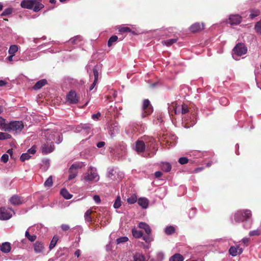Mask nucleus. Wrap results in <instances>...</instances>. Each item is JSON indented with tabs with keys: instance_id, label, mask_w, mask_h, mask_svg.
<instances>
[{
	"instance_id": "nucleus-1",
	"label": "nucleus",
	"mask_w": 261,
	"mask_h": 261,
	"mask_svg": "<svg viewBox=\"0 0 261 261\" xmlns=\"http://www.w3.org/2000/svg\"><path fill=\"white\" fill-rule=\"evenodd\" d=\"M41 1V0H23L20 3V6L23 8L38 12L44 7Z\"/></svg>"
},
{
	"instance_id": "nucleus-2",
	"label": "nucleus",
	"mask_w": 261,
	"mask_h": 261,
	"mask_svg": "<svg viewBox=\"0 0 261 261\" xmlns=\"http://www.w3.org/2000/svg\"><path fill=\"white\" fill-rule=\"evenodd\" d=\"M24 127V125L21 121H12L7 123L4 128L5 131L15 132L16 133H20Z\"/></svg>"
},
{
	"instance_id": "nucleus-3",
	"label": "nucleus",
	"mask_w": 261,
	"mask_h": 261,
	"mask_svg": "<svg viewBox=\"0 0 261 261\" xmlns=\"http://www.w3.org/2000/svg\"><path fill=\"white\" fill-rule=\"evenodd\" d=\"M45 135L47 140H54L57 144L60 143L63 140L62 135L55 130H47L45 132Z\"/></svg>"
},
{
	"instance_id": "nucleus-4",
	"label": "nucleus",
	"mask_w": 261,
	"mask_h": 261,
	"mask_svg": "<svg viewBox=\"0 0 261 261\" xmlns=\"http://www.w3.org/2000/svg\"><path fill=\"white\" fill-rule=\"evenodd\" d=\"M247 48L242 43H238L232 49V54L237 56H241L247 53Z\"/></svg>"
},
{
	"instance_id": "nucleus-5",
	"label": "nucleus",
	"mask_w": 261,
	"mask_h": 261,
	"mask_svg": "<svg viewBox=\"0 0 261 261\" xmlns=\"http://www.w3.org/2000/svg\"><path fill=\"white\" fill-rule=\"evenodd\" d=\"M173 109L175 114H185L189 112V108L187 105L184 103L181 107H176L174 105L170 106L168 108L169 111H170L172 109Z\"/></svg>"
},
{
	"instance_id": "nucleus-6",
	"label": "nucleus",
	"mask_w": 261,
	"mask_h": 261,
	"mask_svg": "<svg viewBox=\"0 0 261 261\" xmlns=\"http://www.w3.org/2000/svg\"><path fill=\"white\" fill-rule=\"evenodd\" d=\"M142 110L143 111V117H146L150 115L153 112V108L148 99H144L143 102Z\"/></svg>"
},
{
	"instance_id": "nucleus-7",
	"label": "nucleus",
	"mask_w": 261,
	"mask_h": 261,
	"mask_svg": "<svg viewBox=\"0 0 261 261\" xmlns=\"http://www.w3.org/2000/svg\"><path fill=\"white\" fill-rule=\"evenodd\" d=\"M82 168V165L80 164H72L70 168L69 169V176L68 180H70L74 178L78 173V170Z\"/></svg>"
},
{
	"instance_id": "nucleus-8",
	"label": "nucleus",
	"mask_w": 261,
	"mask_h": 261,
	"mask_svg": "<svg viewBox=\"0 0 261 261\" xmlns=\"http://www.w3.org/2000/svg\"><path fill=\"white\" fill-rule=\"evenodd\" d=\"M14 213L12 209L10 208L1 207L0 208V220H8L12 216Z\"/></svg>"
},
{
	"instance_id": "nucleus-9",
	"label": "nucleus",
	"mask_w": 261,
	"mask_h": 261,
	"mask_svg": "<svg viewBox=\"0 0 261 261\" xmlns=\"http://www.w3.org/2000/svg\"><path fill=\"white\" fill-rule=\"evenodd\" d=\"M85 179L87 181H97L99 179L97 173L96 172V170L93 168L91 167L88 171L87 175L85 176Z\"/></svg>"
},
{
	"instance_id": "nucleus-10",
	"label": "nucleus",
	"mask_w": 261,
	"mask_h": 261,
	"mask_svg": "<svg viewBox=\"0 0 261 261\" xmlns=\"http://www.w3.org/2000/svg\"><path fill=\"white\" fill-rule=\"evenodd\" d=\"M205 28L203 22H196L189 27V31L192 33H199L203 31Z\"/></svg>"
},
{
	"instance_id": "nucleus-11",
	"label": "nucleus",
	"mask_w": 261,
	"mask_h": 261,
	"mask_svg": "<svg viewBox=\"0 0 261 261\" xmlns=\"http://www.w3.org/2000/svg\"><path fill=\"white\" fill-rule=\"evenodd\" d=\"M67 100L71 104H76L79 101L80 97L75 91L71 90L66 96Z\"/></svg>"
},
{
	"instance_id": "nucleus-12",
	"label": "nucleus",
	"mask_w": 261,
	"mask_h": 261,
	"mask_svg": "<svg viewBox=\"0 0 261 261\" xmlns=\"http://www.w3.org/2000/svg\"><path fill=\"white\" fill-rule=\"evenodd\" d=\"M109 149L112 153L115 154L118 156L123 155L126 151V148L124 145H119L116 146L115 148L110 147Z\"/></svg>"
},
{
	"instance_id": "nucleus-13",
	"label": "nucleus",
	"mask_w": 261,
	"mask_h": 261,
	"mask_svg": "<svg viewBox=\"0 0 261 261\" xmlns=\"http://www.w3.org/2000/svg\"><path fill=\"white\" fill-rule=\"evenodd\" d=\"M41 149L42 152L44 154L50 153L54 149V143L52 142L50 143L46 142L42 145Z\"/></svg>"
},
{
	"instance_id": "nucleus-14",
	"label": "nucleus",
	"mask_w": 261,
	"mask_h": 261,
	"mask_svg": "<svg viewBox=\"0 0 261 261\" xmlns=\"http://www.w3.org/2000/svg\"><path fill=\"white\" fill-rule=\"evenodd\" d=\"M10 202L13 205H18L24 202V199L17 195H13L9 199Z\"/></svg>"
},
{
	"instance_id": "nucleus-15",
	"label": "nucleus",
	"mask_w": 261,
	"mask_h": 261,
	"mask_svg": "<svg viewBox=\"0 0 261 261\" xmlns=\"http://www.w3.org/2000/svg\"><path fill=\"white\" fill-rule=\"evenodd\" d=\"M242 19V17L238 14L231 15L229 18V23L232 25H237L241 23Z\"/></svg>"
},
{
	"instance_id": "nucleus-16",
	"label": "nucleus",
	"mask_w": 261,
	"mask_h": 261,
	"mask_svg": "<svg viewBox=\"0 0 261 261\" xmlns=\"http://www.w3.org/2000/svg\"><path fill=\"white\" fill-rule=\"evenodd\" d=\"M243 252V249L240 248L239 246L236 247L231 246L229 250V252L230 255L233 256H235L238 254H241Z\"/></svg>"
},
{
	"instance_id": "nucleus-17",
	"label": "nucleus",
	"mask_w": 261,
	"mask_h": 261,
	"mask_svg": "<svg viewBox=\"0 0 261 261\" xmlns=\"http://www.w3.org/2000/svg\"><path fill=\"white\" fill-rule=\"evenodd\" d=\"M33 246L35 252L37 253L42 252L44 249L43 243L40 241L36 242L33 244Z\"/></svg>"
},
{
	"instance_id": "nucleus-18",
	"label": "nucleus",
	"mask_w": 261,
	"mask_h": 261,
	"mask_svg": "<svg viewBox=\"0 0 261 261\" xmlns=\"http://www.w3.org/2000/svg\"><path fill=\"white\" fill-rule=\"evenodd\" d=\"M145 149V145L143 141H137L136 142L135 150L138 153L143 152Z\"/></svg>"
},
{
	"instance_id": "nucleus-19",
	"label": "nucleus",
	"mask_w": 261,
	"mask_h": 261,
	"mask_svg": "<svg viewBox=\"0 0 261 261\" xmlns=\"http://www.w3.org/2000/svg\"><path fill=\"white\" fill-rule=\"evenodd\" d=\"M11 249V244L9 242L3 243L0 246V250L3 253H8L10 252Z\"/></svg>"
},
{
	"instance_id": "nucleus-20",
	"label": "nucleus",
	"mask_w": 261,
	"mask_h": 261,
	"mask_svg": "<svg viewBox=\"0 0 261 261\" xmlns=\"http://www.w3.org/2000/svg\"><path fill=\"white\" fill-rule=\"evenodd\" d=\"M47 83L45 79H42L38 81L33 87V89L35 90H38L41 89L43 86L46 85Z\"/></svg>"
},
{
	"instance_id": "nucleus-21",
	"label": "nucleus",
	"mask_w": 261,
	"mask_h": 261,
	"mask_svg": "<svg viewBox=\"0 0 261 261\" xmlns=\"http://www.w3.org/2000/svg\"><path fill=\"white\" fill-rule=\"evenodd\" d=\"M138 227L141 229H144L147 234H151V229L147 223L143 222H140Z\"/></svg>"
},
{
	"instance_id": "nucleus-22",
	"label": "nucleus",
	"mask_w": 261,
	"mask_h": 261,
	"mask_svg": "<svg viewBox=\"0 0 261 261\" xmlns=\"http://www.w3.org/2000/svg\"><path fill=\"white\" fill-rule=\"evenodd\" d=\"M234 218L235 221L237 222L243 221L244 220V219L243 211H239L236 212L234 214Z\"/></svg>"
},
{
	"instance_id": "nucleus-23",
	"label": "nucleus",
	"mask_w": 261,
	"mask_h": 261,
	"mask_svg": "<svg viewBox=\"0 0 261 261\" xmlns=\"http://www.w3.org/2000/svg\"><path fill=\"white\" fill-rule=\"evenodd\" d=\"M148 200L146 198H140L138 200V204L143 208H146L148 206Z\"/></svg>"
},
{
	"instance_id": "nucleus-24",
	"label": "nucleus",
	"mask_w": 261,
	"mask_h": 261,
	"mask_svg": "<svg viewBox=\"0 0 261 261\" xmlns=\"http://www.w3.org/2000/svg\"><path fill=\"white\" fill-rule=\"evenodd\" d=\"M184 257L179 253H176L169 258V261H183Z\"/></svg>"
},
{
	"instance_id": "nucleus-25",
	"label": "nucleus",
	"mask_w": 261,
	"mask_h": 261,
	"mask_svg": "<svg viewBox=\"0 0 261 261\" xmlns=\"http://www.w3.org/2000/svg\"><path fill=\"white\" fill-rule=\"evenodd\" d=\"M132 232L133 237L135 238L139 239L143 237V232L142 231L137 230L135 228L132 229Z\"/></svg>"
},
{
	"instance_id": "nucleus-26",
	"label": "nucleus",
	"mask_w": 261,
	"mask_h": 261,
	"mask_svg": "<svg viewBox=\"0 0 261 261\" xmlns=\"http://www.w3.org/2000/svg\"><path fill=\"white\" fill-rule=\"evenodd\" d=\"M60 194L66 199H70L72 196L65 189H62L60 191Z\"/></svg>"
},
{
	"instance_id": "nucleus-27",
	"label": "nucleus",
	"mask_w": 261,
	"mask_h": 261,
	"mask_svg": "<svg viewBox=\"0 0 261 261\" xmlns=\"http://www.w3.org/2000/svg\"><path fill=\"white\" fill-rule=\"evenodd\" d=\"M161 168L163 171L168 172L171 170V165L167 162L163 163L161 166Z\"/></svg>"
},
{
	"instance_id": "nucleus-28",
	"label": "nucleus",
	"mask_w": 261,
	"mask_h": 261,
	"mask_svg": "<svg viewBox=\"0 0 261 261\" xmlns=\"http://www.w3.org/2000/svg\"><path fill=\"white\" fill-rule=\"evenodd\" d=\"M93 212H94L92 211L91 209H89L86 212L84 217L86 221L91 222L92 221L91 215Z\"/></svg>"
},
{
	"instance_id": "nucleus-29",
	"label": "nucleus",
	"mask_w": 261,
	"mask_h": 261,
	"mask_svg": "<svg viewBox=\"0 0 261 261\" xmlns=\"http://www.w3.org/2000/svg\"><path fill=\"white\" fill-rule=\"evenodd\" d=\"M134 260L145 261V257L142 253H137L134 256Z\"/></svg>"
},
{
	"instance_id": "nucleus-30",
	"label": "nucleus",
	"mask_w": 261,
	"mask_h": 261,
	"mask_svg": "<svg viewBox=\"0 0 261 261\" xmlns=\"http://www.w3.org/2000/svg\"><path fill=\"white\" fill-rule=\"evenodd\" d=\"M18 46L16 45H12L10 46L8 53L10 55H15L16 53L18 51Z\"/></svg>"
},
{
	"instance_id": "nucleus-31",
	"label": "nucleus",
	"mask_w": 261,
	"mask_h": 261,
	"mask_svg": "<svg viewBox=\"0 0 261 261\" xmlns=\"http://www.w3.org/2000/svg\"><path fill=\"white\" fill-rule=\"evenodd\" d=\"M58 241V237L57 236H54L49 244V248L50 250L53 249L55 247Z\"/></svg>"
},
{
	"instance_id": "nucleus-32",
	"label": "nucleus",
	"mask_w": 261,
	"mask_h": 261,
	"mask_svg": "<svg viewBox=\"0 0 261 261\" xmlns=\"http://www.w3.org/2000/svg\"><path fill=\"white\" fill-rule=\"evenodd\" d=\"M250 12L249 16L251 19L255 18L260 14V11L258 9H252L250 10Z\"/></svg>"
},
{
	"instance_id": "nucleus-33",
	"label": "nucleus",
	"mask_w": 261,
	"mask_h": 261,
	"mask_svg": "<svg viewBox=\"0 0 261 261\" xmlns=\"http://www.w3.org/2000/svg\"><path fill=\"white\" fill-rule=\"evenodd\" d=\"M25 237L31 242H34L37 239L36 235H31L28 230L25 231Z\"/></svg>"
},
{
	"instance_id": "nucleus-34",
	"label": "nucleus",
	"mask_w": 261,
	"mask_h": 261,
	"mask_svg": "<svg viewBox=\"0 0 261 261\" xmlns=\"http://www.w3.org/2000/svg\"><path fill=\"white\" fill-rule=\"evenodd\" d=\"M137 200V197L136 194H133L130 197L127 198V201L128 203L132 204L136 202Z\"/></svg>"
},
{
	"instance_id": "nucleus-35",
	"label": "nucleus",
	"mask_w": 261,
	"mask_h": 261,
	"mask_svg": "<svg viewBox=\"0 0 261 261\" xmlns=\"http://www.w3.org/2000/svg\"><path fill=\"white\" fill-rule=\"evenodd\" d=\"M244 215V220H247L248 219H249L252 216V213L251 211L249 210H245L244 211H242Z\"/></svg>"
},
{
	"instance_id": "nucleus-36",
	"label": "nucleus",
	"mask_w": 261,
	"mask_h": 261,
	"mask_svg": "<svg viewBox=\"0 0 261 261\" xmlns=\"http://www.w3.org/2000/svg\"><path fill=\"white\" fill-rule=\"evenodd\" d=\"M118 40V37L116 35H113L112 36H111L110 39H109L108 40V45L109 47H110L111 46L113 43L117 41V40Z\"/></svg>"
},
{
	"instance_id": "nucleus-37",
	"label": "nucleus",
	"mask_w": 261,
	"mask_h": 261,
	"mask_svg": "<svg viewBox=\"0 0 261 261\" xmlns=\"http://www.w3.org/2000/svg\"><path fill=\"white\" fill-rule=\"evenodd\" d=\"M121 205V200L120 196H117L115 202L114 203L113 206L115 208H118Z\"/></svg>"
},
{
	"instance_id": "nucleus-38",
	"label": "nucleus",
	"mask_w": 261,
	"mask_h": 261,
	"mask_svg": "<svg viewBox=\"0 0 261 261\" xmlns=\"http://www.w3.org/2000/svg\"><path fill=\"white\" fill-rule=\"evenodd\" d=\"M11 137V135L8 133L0 132V140L9 139Z\"/></svg>"
},
{
	"instance_id": "nucleus-39",
	"label": "nucleus",
	"mask_w": 261,
	"mask_h": 261,
	"mask_svg": "<svg viewBox=\"0 0 261 261\" xmlns=\"http://www.w3.org/2000/svg\"><path fill=\"white\" fill-rule=\"evenodd\" d=\"M13 12L12 8H8L6 9L0 15L1 16H6L10 15Z\"/></svg>"
},
{
	"instance_id": "nucleus-40",
	"label": "nucleus",
	"mask_w": 261,
	"mask_h": 261,
	"mask_svg": "<svg viewBox=\"0 0 261 261\" xmlns=\"http://www.w3.org/2000/svg\"><path fill=\"white\" fill-rule=\"evenodd\" d=\"M177 40V39L173 38V39H170L165 40L163 42H164V44H165L166 45L170 46L172 44L176 42Z\"/></svg>"
},
{
	"instance_id": "nucleus-41",
	"label": "nucleus",
	"mask_w": 261,
	"mask_h": 261,
	"mask_svg": "<svg viewBox=\"0 0 261 261\" xmlns=\"http://www.w3.org/2000/svg\"><path fill=\"white\" fill-rule=\"evenodd\" d=\"M165 231L167 234H171L174 232L175 228L172 226H168L166 228Z\"/></svg>"
},
{
	"instance_id": "nucleus-42",
	"label": "nucleus",
	"mask_w": 261,
	"mask_h": 261,
	"mask_svg": "<svg viewBox=\"0 0 261 261\" xmlns=\"http://www.w3.org/2000/svg\"><path fill=\"white\" fill-rule=\"evenodd\" d=\"M31 155L28 152L22 153L20 158V160L22 162H24L25 160L30 159Z\"/></svg>"
},
{
	"instance_id": "nucleus-43",
	"label": "nucleus",
	"mask_w": 261,
	"mask_h": 261,
	"mask_svg": "<svg viewBox=\"0 0 261 261\" xmlns=\"http://www.w3.org/2000/svg\"><path fill=\"white\" fill-rule=\"evenodd\" d=\"M142 237V239L143 240L146 242V243H149L150 242H151L152 241V238L151 236V234H147L144 236H143Z\"/></svg>"
},
{
	"instance_id": "nucleus-44",
	"label": "nucleus",
	"mask_w": 261,
	"mask_h": 261,
	"mask_svg": "<svg viewBox=\"0 0 261 261\" xmlns=\"http://www.w3.org/2000/svg\"><path fill=\"white\" fill-rule=\"evenodd\" d=\"M128 238L127 237H121L118 238L116 240V243H117V244H119L120 243L126 242L127 241H128Z\"/></svg>"
},
{
	"instance_id": "nucleus-45",
	"label": "nucleus",
	"mask_w": 261,
	"mask_h": 261,
	"mask_svg": "<svg viewBox=\"0 0 261 261\" xmlns=\"http://www.w3.org/2000/svg\"><path fill=\"white\" fill-rule=\"evenodd\" d=\"M53 185V179L51 176H49L45 181L44 186L47 187H50Z\"/></svg>"
},
{
	"instance_id": "nucleus-46",
	"label": "nucleus",
	"mask_w": 261,
	"mask_h": 261,
	"mask_svg": "<svg viewBox=\"0 0 261 261\" xmlns=\"http://www.w3.org/2000/svg\"><path fill=\"white\" fill-rule=\"evenodd\" d=\"M260 233H261L260 230L257 229L256 230L250 231L249 232V234L250 237L258 236L260 234Z\"/></svg>"
},
{
	"instance_id": "nucleus-47",
	"label": "nucleus",
	"mask_w": 261,
	"mask_h": 261,
	"mask_svg": "<svg viewBox=\"0 0 261 261\" xmlns=\"http://www.w3.org/2000/svg\"><path fill=\"white\" fill-rule=\"evenodd\" d=\"M255 30L256 32L261 34V19L256 23L255 25Z\"/></svg>"
},
{
	"instance_id": "nucleus-48",
	"label": "nucleus",
	"mask_w": 261,
	"mask_h": 261,
	"mask_svg": "<svg viewBox=\"0 0 261 261\" xmlns=\"http://www.w3.org/2000/svg\"><path fill=\"white\" fill-rule=\"evenodd\" d=\"M7 123H6V119L2 117H0V128L4 130L5 125H7Z\"/></svg>"
},
{
	"instance_id": "nucleus-49",
	"label": "nucleus",
	"mask_w": 261,
	"mask_h": 261,
	"mask_svg": "<svg viewBox=\"0 0 261 261\" xmlns=\"http://www.w3.org/2000/svg\"><path fill=\"white\" fill-rule=\"evenodd\" d=\"M119 31L121 33H128L130 32L132 30L128 27H123L119 29Z\"/></svg>"
},
{
	"instance_id": "nucleus-50",
	"label": "nucleus",
	"mask_w": 261,
	"mask_h": 261,
	"mask_svg": "<svg viewBox=\"0 0 261 261\" xmlns=\"http://www.w3.org/2000/svg\"><path fill=\"white\" fill-rule=\"evenodd\" d=\"M189 161V160L186 157H181L178 159V162L181 165H184L187 164Z\"/></svg>"
},
{
	"instance_id": "nucleus-51",
	"label": "nucleus",
	"mask_w": 261,
	"mask_h": 261,
	"mask_svg": "<svg viewBox=\"0 0 261 261\" xmlns=\"http://www.w3.org/2000/svg\"><path fill=\"white\" fill-rule=\"evenodd\" d=\"M9 160V155L7 154H4L1 157V161L6 163Z\"/></svg>"
},
{
	"instance_id": "nucleus-52",
	"label": "nucleus",
	"mask_w": 261,
	"mask_h": 261,
	"mask_svg": "<svg viewBox=\"0 0 261 261\" xmlns=\"http://www.w3.org/2000/svg\"><path fill=\"white\" fill-rule=\"evenodd\" d=\"M93 74L94 76V81L95 82H97L98 77V70L96 68H93Z\"/></svg>"
},
{
	"instance_id": "nucleus-53",
	"label": "nucleus",
	"mask_w": 261,
	"mask_h": 261,
	"mask_svg": "<svg viewBox=\"0 0 261 261\" xmlns=\"http://www.w3.org/2000/svg\"><path fill=\"white\" fill-rule=\"evenodd\" d=\"M61 227L63 231H67L70 229L69 225L65 224H62Z\"/></svg>"
},
{
	"instance_id": "nucleus-54",
	"label": "nucleus",
	"mask_w": 261,
	"mask_h": 261,
	"mask_svg": "<svg viewBox=\"0 0 261 261\" xmlns=\"http://www.w3.org/2000/svg\"><path fill=\"white\" fill-rule=\"evenodd\" d=\"M36 147H34V146H33L32 147H31L30 149H29L28 150V152L30 154H34L36 153Z\"/></svg>"
},
{
	"instance_id": "nucleus-55",
	"label": "nucleus",
	"mask_w": 261,
	"mask_h": 261,
	"mask_svg": "<svg viewBox=\"0 0 261 261\" xmlns=\"http://www.w3.org/2000/svg\"><path fill=\"white\" fill-rule=\"evenodd\" d=\"M100 116H101L100 113L98 112L96 114H93L92 115V118L93 119L98 120L99 119V118L100 117Z\"/></svg>"
},
{
	"instance_id": "nucleus-56",
	"label": "nucleus",
	"mask_w": 261,
	"mask_h": 261,
	"mask_svg": "<svg viewBox=\"0 0 261 261\" xmlns=\"http://www.w3.org/2000/svg\"><path fill=\"white\" fill-rule=\"evenodd\" d=\"M93 199L95 201V202L97 204L100 203L101 202L100 197L98 195L94 196Z\"/></svg>"
},
{
	"instance_id": "nucleus-57",
	"label": "nucleus",
	"mask_w": 261,
	"mask_h": 261,
	"mask_svg": "<svg viewBox=\"0 0 261 261\" xmlns=\"http://www.w3.org/2000/svg\"><path fill=\"white\" fill-rule=\"evenodd\" d=\"M79 39L80 40V37L77 36L76 37H74V38L71 39L69 41L71 42L73 44H76L77 40Z\"/></svg>"
},
{
	"instance_id": "nucleus-58",
	"label": "nucleus",
	"mask_w": 261,
	"mask_h": 261,
	"mask_svg": "<svg viewBox=\"0 0 261 261\" xmlns=\"http://www.w3.org/2000/svg\"><path fill=\"white\" fill-rule=\"evenodd\" d=\"M105 142H103V141H100V142H98L97 144H96V146L98 148H101V147H102L105 146Z\"/></svg>"
},
{
	"instance_id": "nucleus-59",
	"label": "nucleus",
	"mask_w": 261,
	"mask_h": 261,
	"mask_svg": "<svg viewBox=\"0 0 261 261\" xmlns=\"http://www.w3.org/2000/svg\"><path fill=\"white\" fill-rule=\"evenodd\" d=\"M162 175V173L161 171H156L154 173V176L156 178H159Z\"/></svg>"
},
{
	"instance_id": "nucleus-60",
	"label": "nucleus",
	"mask_w": 261,
	"mask_h": 261,
	"mask_svg": "<svg viewBox=\"0 0 261 261\" xmlns=\"http://www.w3.org/2000/svg\"><path fill=\"white\" fill-rule=\"evenodd\" d=\"M249 239L248 238H244L242 239V242L244 244H247L249 242Z\"/></svg>"
},
{
	"instance_id": "nucleus-61",
	"label": "nucleus",
	"mask_w": 261,
	"mask_h": 261,
	"mask_svg": "<svg viewBox=\"0 0 261 261\" xmlns=\"http://www.w3.org/2000/svg\"><path fill=\"white\" fill-rule=\"evenodd\" d=\"M81 255V251L80 250L78 249L76 250L74 252V255L76 257H79Z\"/></svg>"
},
{
	"instance_id": "nucleus-62",
	"label": "nucleus",
	"mask_w": 261,
	"mask_h": 261,
	"mask_svg": "<svg viewBox=\"0 0 261 261\" xmlns=\"http://www.w3.org/2000/svg\"><path fill=\"white\" fill-rule=\"evenodd\" d=\"M221 102L222 103H225V105H226L228 103V100L226 98H223L221 99Z\"/></svg>"
},
{
	"instance_id": "nucleus-63",
	"label": "nucleus",
	"mask_w": 261,
	"mask_h": 261,
	"mask_svg": "<svg viewBox=\"0 0 261 261\" xmlns=\"http://www.w3.org/2000/svg\"><path fill=\"white\" fill-rule=\"evenodd\" d=\"M96 84H97V82H95V81H94L93 84L90 87V89H89L90 90H92L95 87Z\"/></svg>"
},
{
	"instance_id": "nucleus-64",
	"label": "nucleus",
	"mask_w": 261,
	"mask_h": 261,
	"mask_svg": "<svg viewBox=\"0 0 261 261\" xmlns=\"http://www.w3.org/2000/svg\"><path fill=\"white\" fill-rule=\"evenodd\" d=\"M6 84V82L4 81L0 80V87L4 86Z\"/></svg>"
}]
</instances>
